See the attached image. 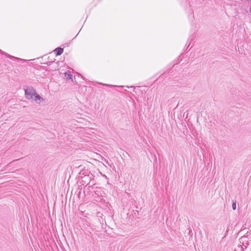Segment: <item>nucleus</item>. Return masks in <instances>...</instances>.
<instances>
[{
    "mask_svg": "<svg viewBox=\"0 0 251 251\" xmlns=\"http://www.w3.org/2000/svg\"><path fill=\"white\" fill-rule=\"evenodd\" d=\"M25 93V97L27 100H30L33 99V97L36 94L35 90L32 87H27L24 89Z\"/></svg>",
    "mask_w": 251,
    "mask_h": 251,
    "instance_id": "1",
    "label": "nucleus"
},
{
    "mask_svg": "<svg viewBox=\"0 0 251 251\" xmlns=\"http://www.w3.org/2000/svg\"><path fill=\"white\" fill-rule=\"evenodd\" d=\"M0 53H1L2 54H4V55L6 56L8 58H10V59H12L13 60H15V61H21L22 62H26V60L20 58H18L17 57H15L14 56L8 54L7 53L1 50L0 49Z\"/></svg>",
    "mask_w": 251,
    "mask_h": 251,
    "instance_id": "2",
    "label": "nucleus"
},
{
    "mask_svg": "<svg viewBox=\"0 0 251 251\" xmlns=\"http://www.w3.org/2000/svg\"><path fill=\"white\" fill-rule=\"evenodd\" d=\"M34 100L37 103H40L41 101H44L43 98L37 93L34 96Z\"/></svg>",
    "mask_w": 251,
    "mask_h": 251,
    "instance_id": "3",
    "label": "nucleus"
},
{
    "mask_svg": "<svg viewBox=\"0 0 251 251\" xmlns=\"http://www.w3.org/2000/svg\"><path fill=\"white\" fill-rule=\"evenodd\" d=\"M64 48H55L52 52L55 54V56L60 55L63 52Z\"/></svg>",
    "mask_w": 251,
    "mask_h": 251,
    "instance_id": "4",
    "label": "nucleus"
},
{
    "mask_svg": "<svg viewBox=\"0 0 251 251\" xmlns=\"http://www.w3.org/2000/svg\"><path fill=\"white\" fill-rule=\"evenodd\" d=\"M64 76L66 78V79H67V80L72 79V81H73V79H72L73 75L70 71H68L65 72L64 73Z\"/></svg>",
    "mask_w": 251,
    "mask_h": 251,
    "instance_id": "5",
    "label": "nucleus"
},
{
    "mask_svg": "<svg viewBox=\"0 0 251 251\" xmlns=\"http://www.w3.org/2000/svg\"><path fill=\"white\" fill-rule=\"evenodd\" d=\"M247 237L243 236L241 238V240L243 242V246L245 247V248H247L246 245H249V241L247 240Z\"/></svg>",
    "mask_w": 251,
    "mask_h": 251,
    "instance_id": "6",
    "label": "nucleus"
},
{
    "mask_svg": "<svg viewBox=\"0 0 251 251\" xmlns=\"http://www.w3.org/2000/svg\"><path fill=\"white\" fill-rule=\"evenodd\" d=\"M55 61V59H50V61H48V62L46 63H44V64H46L47 66H50L52 63H53Z\"/></svg>",
    "mask_w": 251,
    "mask_h": 251,
    "instance_id": "7",
    "label": "nucleus"
},
{
    "mask_svg": "<svg viewBox=\"0 0 251 251\" xmlns=\"http://www.w3.org/2000/svg\"><path fill=\"white\" fill-rule=\"evenodd\" d=\"M232 208L233 210H235L236 209V201H232Z\"/></svg>",
    "mask_w": 251,
    "mask_h": 251,
    "instance_id": "8",
    "label": "nucleus"
},
{
    "mask_svg": "<svg viewBox=\"0 0 251 251\" xmlns=\"http://www.w3.org/2000/svg\"><path fill=\"white\" fill-rule=\"evenodd\" d=\"M101 85H103L104 86H106L110 87H117L116 85H111V84H103V83H100Z\"/></svg>",
    "mask_w": 251,
    "mask_h": 251,
    "instance_id": "9",
    "label": "nucleus"
},
{
    "mask_svg": "<svg viewBox=\"0 0 251 251\" xmlns=\"http://www.w3.org/2000/svg\"><path fill=\"white\" fill-rule=\"evenodd\" d=\"M238 49L239 53H241V54H242L243 53V50H244V48H238Z\"/></svg>",
    "mask_w": 251,
    "mask_h": 251,
    "instance_id": "10",
    "label": "nucleus"
},
{
    "mask_svg": "<svg viewBox=\"0 0 251 251\" xmlns=\"http://www.w3.org/2000/svg\"><path fill=\"white\" fill-rule=\"evenodd\" d=\"M48 59H49V61H50V59H52L51 58H50V56H48Z\"/></svg>",
    "mask_w": 251,
    "mask_h": 251,
    "instance_id": "11",
    "label": "nucleus"
},
{
    "mask_svg": "<svg viewBox=\"0 0 251 251\" xmlns=\"http://www.w3.org/2000/svg\"><path fill=\"white\" fill-rule=\"evenodd\" d=\"M188 113H187L186 115H185L186 118H187Z\"/></svg>",
    "mask_w": 251,
    "mask_h": 251,
    "instance_id": "12",
    "label": "nucleus"
},
{
    "mask_svg": "<svg viewBox=\"0 0 251 251\" xmlns=\"http://www.w3.org/2000/svg\"><path fill=\"white\" fill-rule=\"evenodd\" d=\"M190 44H189L188 46H187V48H189V46H190Z\"/></svg>",
    "mask_w": 251,
    "mask_h": 251,
    "instance_id": "13",
    "label": "nucleus"
},
{
    "mask_svg": "<svg viewBox=\"0 0 251 251\" xmlns=\"http://www.w3.org/2000/svg\"><path fill=\"white\" fill-rule=\"evenodd\" d=\"M250 12L251 13V8H250Z\"/></svg>",
    "mask_w": 251,
    "mask_h": 251,
    "instance_id": "14",
    "label": "nucleus"
},
{
    "mask_svg": "<svg viewBox=\"0 0 251 251\" xmlns=\"http://www.w3.org/2000/svg\"><path fill=\"white\" fill-rule=\"evenodd\" d=\"M191 49V48H190V49L188 50V51H190V50Z\"/></svg>",
    "mask_w": 251,
    "mask_h": 251,
    "instance_id": "15",
    "label": "nucleus"
}]
</instances>
